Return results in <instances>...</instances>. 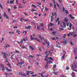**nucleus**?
I'll list each match as a JSON object with an SVG mask.
<instances>
[{
    "label": "nucleus",
    "mask_w": 77,
    "mask_h": 77,
    "mask_svg": "<svg viewBox=\"0 0 77 77\" xmlns=\"http://www.w3.org/2000/svg\"><path fill=\"white\" fill-rule=\"evenodd\" d=\"M2 68V71H5V67H4V66H3V64H0Z\"/></svg>",
    "instance_id": "obj_4"
},
{
    "label": "nucleus",
    "mask_w": 77,
    "mask_h": 77,
    "mask_svg": "<svg viewBox=\"0 0 77 77\" xmlns=\"http://www.w3.org/2000/svg\"><path fill=\"white\" fill-rule=\"evenodd\" d=\"M56 33V32L54 31V32H52V34L53 35H55Z\"/></svg>",
    "instance_id": "obj_24"
},
{
    "label": "nucleus",
    "mask_w": 77,
    "mask_h": 77,
    "mask_svg": "<svg viewBox=\"0 0 77 77\" xmlns=\"http://www.w3.org/2000/svg\"><path fill=\"white\" fill-rule=\"evenodd\" d=\"M50 24L51 26H53V25H54V24L52 23H51Z\"/></svg>",
    "instance_id": "obj_36"
},
{
    "label": "nucleus",
    "mask_w": 77,
    "mask_h": 77,
    "mask_svg": "<svg viewBox=\"0 0 77 77\" xmlns=\"http://www.w3.org/2000/svg\"><path fill=\"white\" fill-rule=\"evenodd\" d=\"M5 69L8 72H10L11 71V69H9L7 67H5Z\"/></svg>",
    "instance_id": "obj_9"
},
{
    "label": "nucleus",
    "mask_w": 77,
    "mask_h": 77,
    "mask_svg": "<svg viewBox=\"0 0 77 77\" xmlns=\"http://www.w3.org/2000/svg\"><path fill=\"white\" fill-rule=\"evenodd\" d=\"M27 72L28 73H26V75H29V74H28V73H29V71H27Z\"/></svg>",
    "instance_id": "obj_42"
},
{
    "label": "nucleus",
    "mask_w": 77,
    "mask_h": 77,
    "mask_svg": "<svg viewBox=\"0 0 77 77\" xmlns=\"http://www.w3.org/2000/svg\"><path fill=\"white\" fill-rule=\"evenodd\" d=\"M9 34H11V33H14L13 32H9Z\"/></svg>",
    "instance_id": "obj_44"
},
{
    "label": "nucleus",
    "mask_w": 77,
    "mask_h": 77,
    "mask_svg": "<svg viewBox=\"0 0 77 77\" xmlns=\"http://www.w3.org/2000/svg\"><path fill=\"white\" fill-rule=\"evenodd\" d=\"M45 42L47 44H48V45H47V47H48V46H49V42H48L47 41H45Z\"/></svg>",
    "instance_id": "obj_12"
},
{
    "label": "nucleus",
    "mask_w": 77,
    "mask_h": 77,
    "mask_svg": "<svg viewBox=\"0 0 77 77\" xmlns=\"http://www.w3.org/2000/svg\"><path fill=\"white\" fill-rule=\"evenodd\" d=\"M29 48L31 49H32V50H34V49L33 48V47H32V46H30Z\"/></svg>",
    "instance_id": "obj_29"
},
{
    "label": "nucleus",
    "mask_w": 77,
    "mask_h": 77,
    "mask_svg": "<svg viewBox=\"0 0 77 77\" xmlns=\"http://www.w3.org/2000/svg\"><path fill=\"white\" fill-rule=\"evenodd\" d=\"M59 17H58L57 20V22H58V21H59Z\"/></svg>",
    "instance_id": "obj_48"
},
{
    "label": "nucleus",
    "mask_w": 77,
    "mask_h": 77,
    "mask_svg": "<svg viewBox=\"0 0 77 77\" xmlns=\"http://www.w3.org/2000/svg\"><path fill=\"white\" fill-rule=\"evenodd\" d=\"M21 48H22L24 49V48H26V47H25V46H22V47H21Z\"/></svg>",
    "instance_id": "obj_43"
},
{
    "label": "nucleus",
    "mask_w": 77,
    "mask_h": 77,
    "mask_svg": "<svg viewBox=\"0 0 77 77\" xmlns=\"http://www.w3.org/2000/svg\"><path fill=\"white\" fill-rule=\"evenodd\" d=\"M48 54H46V56L45 57V60L47 61V64L48 63H49V64H51V63H53V62L50 61H49L48 60H53V61H54V60H53V59L52 57H48Z\"/></svg>",
    "instance_id": "obj_1"
},
{
    "label": "nucleus",
    "mask_w": 77,
    "mask_h": 77,
    "mask_svg": "<svg viewBox=\"0 0 77 77\" xmlns=\"http://www.w3.org/2000/svg\"><path fill=\"white\" fill-rule=\"evenodd\" d=\"M73 64H72V70L74 71H75L77 72V70L75 69V68H77V65L76 63H75V61H74Z\"/></svg>",
    "instance_id": "obj_2"
},
{
    "label": "nucleus",
    "mask_w": 77,
    "mask_h": 77,
    "mask_svg": "<svg viewBox=\"0 0 77 77\" xmlns=\"http://www.w3.org/2000/svg\"><path fill=\"white\" fill-rule=\"evenodd\" d=\"M37 29L38 30H39L40 29V27H39V26H38L37 28Z\"/></svg>",
    "instance_id": "obj_26"
},
{
    "label": "nucleus",
    "mask_w": 77,
    "mask_h": 77,
    "mask_svg": "<svg viewBox=\"0 0 77 77\" xmlns=\"http://www.w3.org/2000/svg\"><path fill=\"white\" fill-rule=\"evenodd\" d=\"M20 31L19 30H16V33H17L18 34H20V33L19 32H20Z\"/></svg>",
    "instance_id": "obj_20"
},
{
    "label": "nucleus",
    "mask_w": 77,
    "mask_h": 77,
    "mask_svg": "<svg viewBox=\"0 0 77 77\" xmlns=\"http://www.w3.org/2000/svg\"><path fill=\"white\" fill-rule=\"evenodd\" d=\"M14 53H19V52H18V51L16 50L14 52Z\"/></svg>",
    "instance_id": "obj_27"
},
{
    "label": "nucleus",
    "mask_w": 77,
    "mask_h": 77,
    "mask_svg": "<svg viewBox=\"0 0 77 77\" xmlns=\"http://www.w3.org/2000/svg\"><path fill=\"white\" fill-rule=\"evenodd\" d=\"M30 27H32V26H29L28 27H26L25 28V29H26V28L27 29H30Z\"/></svg>",
    "instance_id": "obj_21"
},
{
    "label": "nucleus",
    "mask_w": 77,
    "mask_h": 77,
    "mask_svg": "<svg viewBox=\"0 0 77 77\" xmlns=\"http://www.w3.org/2000/svg\"><path fill=\"white\" fill-rule=\"evenodd\" d=\"M31 11H32V12H33L34 11H36V10L34 9H32L31 10Z\"/></svg>",
    "instance_id": "obj_30"
},
{
    "label": "nucleus",
    "mask_w": 77,
    "mask_h": 77,
    "mask_svg": "<svg viewBox=\"0 0 77 77\" xmlns=\"http://www.w3.org/2000/svg\"><path fill=\"white\" fill-rule=\"evenodd\" d=\"M43 75V74L42 73L40 74V75L41 77H44V76L42 75Z\"/></svg>",
    "instance_id": "obj_41"
},
{
    "label": "nucleus",
    "mask_w": 77,
    "mask_h": 77,
    "mask_svg": "<svg viewBox=\"0 0 77 77\" xmlns=\"http://www.w3.org/2000/svg\"><path fill=\"white\" fill-rule=\"evenodd\" d=\"M52 73L54 75H57V74H58V72H52Z\"/></svg>",
    "instance_id": "obj_10"
},
{
    "label": "nucleus",
    "mask_w": 77,
    "mask_h": 77,
    "mask_svg": "<svg viewBox=\"0 0 77 77\" xmlns=\"http://www.w3.org/2000/svg\"><path fill=\"white\" fill-rule=\"evenodd\" d=\"M69 16L70 18H71L72 19H74L75 18V17L71 15V14H69Z\"/></svg>",
    "instance_id": "obj_8"
},
{
    "label": "nucleus",
    "mask_w": 77,
    "mask_h": 77,
    "mask_svg": "<svg viewBox=\"0 0 77 77\" xmlns=\"http://www.w3.org/2000/svg\"><path fill=\"white\" fill-rule=\"evenodd\" d=\"M59 2H60V3H62V1L60 0H59Z\"/></svg>",
    "instance_id": "obj_57"
},
{
    "label": "nucleus",
    "mask_w": 77,
    "mask_h": 77,
    "mask_svg": "<svg viewBox=\"0 0 77 77\" xmlns=\"http://www.w3.org/2000/svg\"><path fill=\"white\" fill-rule=\"evenodd\" d=\"M69 27L70 28H69L68 30H70L72 29V23H70V25L69 26Z\"/></svg>",
    "instance_id": "obj_6"
},
{
    "label": "nucleus",
    "mask_w": 77,
    "mask_h": 77,
    "mask_svg": "<svg viewBox=\"0 0 77 77\" xmlns=\"http://www.w3.org/2000/svg\"><path fill=\"white\" fill-rule=\"evenodd\" d=\"M76 50H74L73 51V53L74 54H75L76 53Z\"/></svg>",
    "instance_id": "obj_35"
},
{
    "label": "nucleus",
    "mask_w": 77,
    "mask_h": 77,
    "mask_svg": "<svg viewBox=\"0 0 77 77\" xmlns=\"http://www.w3.org/2000/svg\"><path fill=\"white\" fill-rule=\"evenodd\" d=\"M60 30H64V29L60 28Z\"/></svg>",
    "instance_id": "obj_47"
},
{
    "label": "nucleus",
    "mask_w": 77,
    "mask_h": 77,
    "mask_svg": "<svg viewBox=\"0 0 77 77\" xmlns=\"http://www.w3.org/2000/svg\"><path fill=\"white\" fill-rule=\"evenodd\" d=\"M23 64H24V62H21V63H19V65H23Z\"/></svg>",
    "instance_id": "obj_34"
},
{
    "label": "nucleus",
    "mask_w": 77,
    "mask_h": 77,
    "mask_svg": "<svg viewBox=\"0 0 77 77\" xmlns=\"http://www.w3.org/2000/svg\"><path fill=\"white\" fill-rule=\"evenodd\" d=\"M54 6V8H55V9H56V5H55Z\"/></svg>",
    "instance_id": "obj_49"
},
{
    "label": "nucleus",
    "mask_w": 77,
    "mask_h": 77,
    "mask_svg": "<svg viewBox=\"0 0 77 77\" xmlns=\"http://www.w3.org/2000/svg\"><path fill=\"white\" fill-rule=\"evenodd\" d=\"M30 39L31 40H33L34 39V38H33L32 36V35L30 36Z\"/></svg>",
    "instance_id": "obj_23"
},
{
    "label": "nucleus",
    "mask_w": 77,
    "mask_h": 77,
    "mask_svg": "<svg viewBox=\"0 0 77 77\" xmlns=\"http://www.w3.org/2000/svg\"><path fill=\"white\" fill-rule=\"evenodd\" d=\"M19 74H20V75H21V76H24V77H26V75H25L24 74H21V73L19 72Z\"/></svg>",
    "instance_id": "obj_13"
},
{
    "label": "nucleus",
    "mask_w": 77,
    "mask_h": 77,
    "mask_svg": "<svg viewBox=\"0 0 77 77\" xmlns=\"http://www.w3.org/2000/svg\"><path fill=\"white\" fill-rule=\"evenodd\" d=\"M69 68L68 67H66V69L67 70H69Z\"/></svg>",
    "instance_id": "obj_37"
},
{
    "label": "nucleus",
    "mask_w": 77,
    "mask_h": 77,
    "mask_svg": "<svg viewBox=\"0 0 77 77\" xmlns=\"http://www.w3.org/2000/svg\"><path fill=\"white\" fill-rule=\"evenodd\" d=\"M24 14L25 15V16H27V14L26 13H24Z\"/></svg>",
    "instance_id": "obj_61"
},
{
    "label": "nucleus",
    "mask_w": 77,
    "mask_h": 77,
    "mask_svg": "<svg viewBox=\"0 0 77 77\" xmlns=\"http://www.w3.org/2000/svg\"><path fill=\"white\" fill-rule=\"evenodd\" d=\"M37 3L38 4V5H41V3H39L38 2H37Z\"/></svg>",
    "instance_id": "obj_55"
},
{
    "label": "nucleus",
    "mask_w": 77,
    "mask_h": 77,
    "mask_svg": "<svg viewBox=\"0 0 77 77\" xmlns=\"http://www.w3.org/2000/svg\"><path fill=\"white\" fill-rule=\"evenodd\" d=\"M14 0L10 1V4H14Z\"/></svg>",
    "instance_id": "obj_16"
},
{
    "label": "nucleus",
    "mask_w": 77,
    "mask_h": 77,
    "mask_svg": "<svg viewBox=\"0 0 77 77\" xmlns=\"http://www.w3.org/2000/svg\"><path fill=\"white\" fill-rule=\"evenodd\" d=\"M38 37L39 38V39H41V40H42V41H43V39H43V38H42V37H41V36L40 35H38Z\"/></svg>",
    "instance_id": "obj_11"
},
{
    "label": "nucleus",
    "mask_w": 77,
    "mask_h": 77,
    "mask_svg": "<svg viewBox=\"0 0 77 77\" xmlns=\"http://www.w3.org/2000/svg\"><path fill=\"white\" fill-rule=\"evenodd\" d=\"M48 9L47 8V7H45V11H48Z\"/></svg>",
    "instance_id": "obj_58"
},
{
    "label": "nucleus",
    "mask_w": 77,
    "mask_h": 77,
    "mask_svg": "<svg viewBox=\"0 0 77 77\" xmlns=\"http://www.w3.org/2000/svg\"><path fill=\"white\" fill-rule=\"evenodd\" d=\"M75 36H77V35H76V34H74L73 36V38H75Z\"/></svg>",
    "instance_id": "obj_64"
},
{
    "label": "nucleus",
    "mask_w": 77,
    "mask_h": 77,
    "mask_svg": "<svg viewBox=\"0 0 77 77\" xmlns=\"http://www.w3.org/2000/svg\"><path fill=\"white\" fill-rule=\"evenodd\" d=\"M51 15H53V16H55V18H56V16H57V15H56V12H54V13H51Z\"/></svg>",
    "instance_id": "obj_5"
},
{
    "label": "nucleus",
    "mask_w": 77,
    "mask_h": 77,
    "mask_svg": "<svg viewBox=\"0 0 77 77\" xmlns=\"http://www.w3.org/2000/svg\"><path fill=\"white\" fill-rule=\"evenodd\" d=\"M2 54H3V56L4 57L5 59H7V57H6V53H2L1 52Z\"/></svg>",
    "instance_id": "obj_3"
},
{
    "label": "nucleus",
    "mask_w": 77,
    "mask_h": 77,
    "mask_svg": "<svg viewBox=\"0 0 77 77\" xmlns=\"http://www.w3.org/2000/svg\"><path fill=\"white\" fill-rule=\"evenodd\" d=\"M52 40H56V39H55V38H54V37H53V38H52Z\"/></svg>",
    "instance_id": "obj_62"
},
{
    "label": "nucleus",
    "mask_w": 77,
    "mask_h": 77,
    "mask_svg": "<svg viewBox=\"0 0 77 77\" xmlns=\"http://www.w3.org/2000/svg\"><path fill=\"white\" fill-rule=\"evenodd\" d=\"M23 8V7H22V6H20V7H19V9H20V8Z\"/></svg>",
    "instance_id": "obj_60"
},
{
    "label": "nucleus",
    "mask_w": 77,
    "mask_h": 77,
    "mask_svg": "<svg viewBox=\"0 0 77 77\" xmlns=\"http://www.w3.org/2000/svg\"><path fill=\"white\" fill-rule=\"evenodd\" d=\"M7 65L8 66L10 69L11 68V64H9V63L8 64H7Z\"/></svg>",
    "instance_id": "obj_18"
},
{
    "label": "nucleus",
    "mask_w": 77,
    "mask_h": 77,
    "mask_svg": "<svg viewBox=\"0 0 77 77\" xmlns=\"http://www.w3.org/2000/svg\"><path fill=\"white\" fill-rule=\"evenodd\" d=\"M67 42V41L66 40V41H63V43H64V44H66V43Z\"/></svg>",
    "instance_id": "obj_40"
},
{
    "label": "nucleus",
    "mask_w": 77,
    "mask_h": 77,
    "mask_svg": "<svg viewBox=\"0 0 77 77\" xmlns=\"http://www.w3.org/2000/svg\"><path fill=\"white\" fill-rule=\"evenodd\" d=\"M60 26L61 27H63V26H62V25L61 24H60Z\"/></svg>",
    "instance_id": "obj_56"
},
{
    "label": "nucleus",
    "mask_w": 77,
    "mask_h": 77,
    "mask_svg": "<svg viewBox=\"0 0 77 77\" xmlns=\"http://www.w3.org/2000/svg\"><path fill=\"white\" fill-rule=\"evenodd\" d=\"M48 68V63H47V64H46L45 66V68L46 69Z\"/></svg>",
    "instance_id": "obj_28"
},
{
    "label": "nucleus",
    "mask_w": 77,
    "mask_h": 77,
    "mask_svg": "<svg viewBox=\"0 0 77 77\" xmlns=\"http://www.w3.org/2000/svg\"><path fill=\"white\" fill-rule=\"evenodd\" d=\"M6 15H7L6 14V13H5V12H4L3 14L4 17H5V16H6Z\"/></svg>",
    "instance_id": "obj_22"
},
{
    "label": "nucleus",
    "mask_w": 77,
    "mask_h": 77,
    "mask_svg": "<svg viewBox=\"0 0 77 77\" xmlns=\"http://www.w3.org/2000/svg\"><path fill=\"white\" fill-rule=\"evenodd\" d=\"M57 6L58 8H59V9H60V6H59V5L58 4H57Z\"/></svg>",
    "instance_id": "obj_50"
},
{
    "label": "nucleus",
    "mask_w": 77,
    "mask_h": 77,
    "mask_svg": "<svg viewBox=\"0 0 77 77\" xmlns=\"http://www.w3.org/2000/svg\"><path fill=\"white\" fill-rule=\"evenodd\" d=\"M22 40L23 41H25V42H26V39H25V38H23Z\"/></svg>",
    "instance_id": "obj_45"
},
{
    "label": "nucleus",
    "mask_w": 77,
    "mask_h": 77,
    "mask_svg": "<svg viewBox=\"0 0 77 77\" xmlns=\"http://www.w3.org/2000/svg\"><path fill=\"white\" fill-rule=\"evenodd\" d=\"M65 12H66V14H68V11H67V10H65Z\"/></svg>",
    "instance_id": "obj_54"
},
{
    "label": "nucleus",
    "mask_w": 77,
    "mask_h": 77,
    "mask_svg": "<svg viewBox=\"0 0 77 77\" xmlns=\"http://www.w3.org/2000/svg\"><path fill=\"white\" fill-rule=\"evenodd\" d=\"M6 62H8V63H9V62H8V59H7V58L6 59Z\"/></svg>",
    "instance_id": "obj_52"
},
{
    "label": "nucleus",
    "mask_w": 77,
    "mask_h": 77,
    "mask_svg": "<svg viewBox=\"0 0 77 77\" xmlns=\"http://www.w3.org/2000/svg\"><path fill=\"white\" fill-rule=\"evenodd\" d=\"M32 6L34 8H36V6H35L33 4Z\"/></svg>",
    "instance_id": "obj_32"
},
{
    "label": "nucleus",
    "mask_w": 77,
    "mask_h": 77,
    "mask_svg": "<svg viewBox=\"0 0 77 77\" xmlns=\"http://www.w3.org/2000/svg\"><path fill=\"white\" fill-rule=\"evenodd\" d=\"M8 47H10V45H8V44H6L5 45V46H4V48H8Z\"/></svg>",
    "instance_id": "obj_7"
},
{
    "label": "nucleus",
    "mask_w": 77,
    "mask_h": 77,
    "mask_svg": "<svg viewBox=\"0 0 77 77\" xmlns=\"http://www.w3.org/2000/svg\"><path fill=\"white\" fill-rule=\"evenodd\" d=\"M7 65L8 66L10 69L11 68V64H9V63L8 64H7Z\"/></svg>",
    "instance_id": "obj_17"
},
{
    "label": "nucleus",
    "mask_w": 77,
    "mask_h": 77,
    "mask_svg": "<svg viewBox=\"0 0 77 77\" xmlns=\"http://www.w3.org/2000/svg\"><path fill=\"white\" fill-rule=\"evenodd\" d=\"M23 3H24V5H26V2L25 1V2H23Z\"/></svg>",
    "instance_id": "obj_59"
},
{
    "label": "nucleus",
    "mask_w": 77,
    "mask_h": 77,
    "mask_svg": "<svg viewBox=\"0 0 77 77\" xmlns=\"http://www.w3.org/2000/svg\"><path fill=\"white\" fill-rule=\"evenodd\" d=\"M69 23H67L66 25L68 26V27L69 26Z\"/></svg>",
    "instance_id": "obj_38"
},
{
    "label": "nucleus",
    "mask_w": 77,
    "mask_h": 77,
    "mask_svg": "<svg viewBox=\"0 0 77 77\" xmlns=\"http://www.w3.org/2000/svg\"><path fill=\"white\" fill-rule=\"evenodd\" d=\"M37 41H38V42H41V41L38 39H37Z\"/></svg>",
    "instance_id": "obj_31"
},
{
    "label": "nucleus",
    "mask_w": 77,
    "mask_h": 77,
    "mask_svg": "<svg viewBox=\"0 0 77 77\" xmlns=\"http://www.w3.org/2000/svg\"><path fill=\"white\" fill-rule=\"evenodd\" d=\"M53 2H54V3L55 4L56 3V2H55V1L54 0H53Z\"/></svg>",
    "instance_id": "obj_63"
},
{
    "label": "nucleus",
    "mask_w": 77,
    "mask_h": 77,
    "mask_svg": "<svg viewBox=\"0 0 77 77\" xmlns=\"http://www.w3.org/2000/svg\"><path fill=\"white\" fill-rule=\"evenodd\" d=\"M16 1V2L17 3V5H18V0H15Z\"/></svg>",
    "instance_id": "obj_53"
},
{
    "label": "nucleus",
    "mask_w": 77,
    "mask_h": 77,
    "mask_svg": "<svg viewBox=\"0 0 77 77\" xmlns=\"http://www.w3.org/2000/svg\"><path fill=\"white\" fill-rule=\"evenodd\" d=\"M5 18H6L7 19H8L9 18V17H8L7 15L6 16Z\"/></svg>",
    "instance_id": "obj_51"
},
{
    "label": "nucleus",
    "mask_w": 77,
    "mask_h": 77,
    "mask_svg": "<svg viewBox=\"0 0 77 77\" xmlns=\"http://www.w3.org/2000/svg\"><path fill=\"white\" fill-rule=\"evenodd\" d=\"M62 59H65V54H63V55L62 57Z\"/></svg>",
    "instance_id": "obj_25"
},
{
    "label": "nucleus",
    "mask_w": 77,
    "mask_h": 77,
    "mask_svg": "<svg viewBox=\"0 0 77 77\" xmlns=\"http://www.w3.org/2000/svg\"><path fill=\"white\" fill-rule=\"evenodd\" d=\"M29 57H31V58H33V56H32V55H31L29 56Z\"/></svg>",
    "instance_id": "obj_39"
},
{
    "label": "nucleus",
    "mask_w": 77,
    "mask_h": 77,
    "mask_svg": "<svg viewBox=\"0 0 77 77\" xmlns=\"http://www.w3.org/2000/svg\"><path fill=\"white\" fill-rule=\"evenodd\" d=\"M56 67V64H54V65L53 66V68H55Z\"/></svg>",
    "instance_id": "obj_33"
},
{
    "label": "nucleus",
    "mask_w": 77,
    "mask_h": 77,
    "mask_svg": "<svg viewBox=\"0 0 77 77\" xmlns=\"http://www.w3.org/2000/svg\"><path fill=\"white\" fill-rule=\"evenodd\" d=\"M63 24L64 26L65 27H66V23H65V22H63Z\"/></svg>",
    "instance_id": "obj_19"
},
{
    "label": "nucleus",
    "mask_w": 77,
    "mask_h": 77,
    "mask_svg": "<svg viewBox=\"0 0 77 77\" xmlns=\"http://www.w3.org/2000/svg\"><path fill=\"white\" fill-rule=\"evenodd\" d=\"M71 75H72V77H74L75 75V74H74V72H72L71 74Z\"/></svg>",
    "instance_id": "obj_15"
},
{
    "label": "nucleus",
    "mask_w": 77,
    "mask_h": 77,
    "mask_svg": "<svg viewBox=\"0 0 77 77\" xmlns=\"http://www.w3.org/2000/svg\"><path fill=\"white\" fill-rule=\"evenodd\" d=\"M50 6H53V4H52V3H51L50 4Z\"/></svg>",
    "instance_id": "obj_46"
},
{
    "label": "nucleus",
    "mask_w": 77,
    "mask_h": 77,
    "mask_svg": "<svg viewBox=\"0 0 77 77\" xmlns=\"http://www.w3.org/2000/svg\"><path fill=\"white\" fill-rule=\"evenodd\" d=\"M64 21L65 22H68V20L66 18V17L64 18Z\"/></svg>",
    "instance_id": "obj_14"
}]
</instances>
